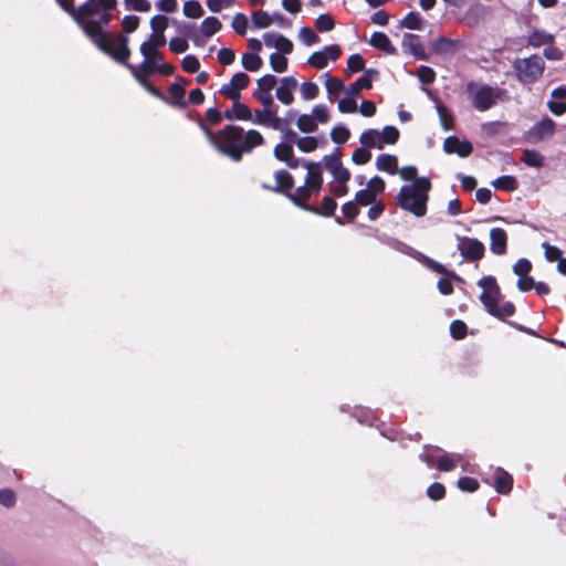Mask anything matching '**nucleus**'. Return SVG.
Segmentation results:
<instances>
[{"label": "nucleus", "mask_w": 566, "mask_h": 566, "mask_svg": "<svg viewBox=\"0 0 566 566\" xmlns=\"http://www.w3.org/2000/svg\"><path fill=\"white\" fill-rule=\"evenodd\" d=\"M181 65L185 71L193 73L199 70L200 63L195 55H187L182 59Z\"/></svg>", "instance_id": "obj_63"}, {"label": "nucleus", "mask_w": 566, "mask_h": 566, "mask_svg": "<svg viewBox=\"0 0 566 566\" xmlns=\"http://www.w3.org/2000/svg\"><path fill=\"white\" fill-rule=\"evenodd\" d=\"M367 147H359V148H356L354 151H353V155H352V159L355 164L357 165H364V164H367L370 158H371V154L368 149H366Z\"/></svg>", "instance_id": "obj_52"}, {"label": "nucleus", "mask_w": 566, "mask_h": 566, "mask_svg": "<svg viewBox=\"0 0 566 566\" xmlns=\"http://www.w3.org/2000/svg\"><path fill=\"white\" fill-rule=\"evenodd\" d=\"M331 113L326 105L317 104L313 107L311 114H302L298 116L296 125L303 133H314L318 124H326L329 122Z\"/></svg>", "instance_id": "obj_9"}, {"label": "nucleus", "mask_w": 566, "mask_h": 566, "mask_svg": "<svg viewBox=\"0 0 566 566\" xmlns=\"http://www.w3.org/2000/svg\"><path fill=\"white\" fill-rule=\"evenodd\" d=\"M437 111L439 114L440 123L444 130H450L453 126L452 115L442 104H437Z\"/></svg>", "instance_id": "obj_46"}, {"label": "nucleus", "mask_w": 566, "mask_h": 566, "mask_svg": "<svg viewBox=\"0 0 566 566\" xmlns=\"http://www.w3.org/2000/svg\"><path fill=\"white\" fill-rule=\"evenodd\" d=\"M254 97L263 105V108H277L271 92H254Z\"/></svg>", "instance_id": "obj_61"}, {"label": "nucleus", "mask_w": 566, "mask_h": 566, "mask_svg": "<svg viewBox=\"0 0 566 566\" xmlns=\"http://www.w3.org/2000/svg\"><path fill=\"white\" fill-rule=\"evenodd\" d=\"M483 12V6L480 3L472 4L464 14V21L469 25H475L478 23V15Z\"/></svg>", "instance_id": "obj_47"}, {"label": "nucleus", "mask_w": 566, "mask_h": 566, "mask_svg": "<svg viewBox=\"0 0 566 566\" xmlns=\"http://www.w3.org/2000/svg\"><path fill=\"white\" fill-rule=\"evenodd\" d=\"M402 45L408 48L412 54L419 59H424L423 48L418 41V36L415 34H406L402 41Z\"/></svg>", "instance_id": "obj_27"}, {"label": "nucleus", "mask_w": 566, "mask_h": 566, "mask_svg": "<svg viewBox=\"0 0 566 566\" xmlns=\"http://www.w3.org/2000/svg\"><path fill=\"white\" fill-rule=\"evenodd\" d=\"M99 10L97 0H86V2L76 9L75 22L82 28L90 39H93L103 31L101 30V22L88 19L90 17L98 14Z\"/></svg>", "instance_id": "obj_6"}, {"label": "nucleus", "mask_w": 566, "mask_h": 566, "mask_svg": "<svg viewBox=\"0 0 566 566\" xmlns=\"http://www.w3.org/2000/svg\"><path fill=\"white\" fill-rule=\"evenodd\" d=\"M298 38L307 46L316 44L319 41L318 35L307 27H304L300 30Z\"/></svg>", "instance_id": "obj_45"}, {"label": "nucleus", "mask_w": 566, "mask_h": 566, "mask_svg": "<svg viewBox=\"0 0 566 566\" xmlns=\"http://www.w3.org/2000/svg\"><path fill=\"white\" fill-rule=\"evenodd\" d=\"M0 504L6 507H12L15 504V494L12 490H0Z\"/></svg>", "instance_id": "obj_64"}, {"label": "nucleus", "mask_w": 566, "mask_h": 566, "mask_svg": "<svg viewBox=\"0 0 566 566\" xmlns=\"http://www.w3.org/2000/svg\"><path fill=\"white\" fill-rule=\"evenodd\" d=\"M205 133L212 146L234 161L241 160L244 153H250L264 143L263 136L258 130L244 132L239 126L229 125L216 134L205 128Z\"/></svg>", "instance_id": "obj_2"}, {"label": "nucleus", "mask_w": 566, "mask_h": 566, "mask_svg": "<svg viewBox=\"0 0 566 566\" xmlns=\"http://www.w3.org/2000/svg\"><path fill=\"white\" fill-rule=\"evenodd\" d=\"M221 29V22L216 17L206 18L200 27V32L206 38H210Z\"/></svg>", "instance_id": "obj_26"}, {"label": "nucleus", "mask_w": 566, "mask_h": 566, "mask_svg": "<svg viewBox=\"0 0 566 566\" xmlns=\"http://www.w3.org/2000/svg\"><path fill=\"white\" fill-rule=\"evenodd\" d=\"M298 83L293 76H285L281 78L280 85L276 88V97L284 105H291L294 102V91L297 88Z\"/></svg>", "instance_id": "obj_15"}, {"label": "nucleus", "mask_w": 566, "mask_h": 566, "mask_svg": "<svg viewBox=\"0 0 566 566\" xmlns=\"http://www.w3.org/2000/svg\"><path fill=\"white\" fill-rule=\"evenodd\" d=\"M93 43L105 54L112 56L116 62L128 64L127 60L130 56L128 48V38L117 33L109 38L104 31L91 39Z\"/></svg>", "instance_id": "obj_5"}, {"label": "nucleus", "mask_w": 566, "mask_h": 566, "mask_svg": "<svg viewBox=\"0 0 566 566\" xmlns=\"http://www.w3.org/2000/svg\"><path fill=\"white\" fill-rule=\"evenodd\" d=\"M263 41L268 48H273L277 51L276 53L283 55L292 53L294 48L291 40L275 32L264 33Z\"/></svg>", "instance_id": "obj_14"}, {"label": "nucleus", "mask_w": 566, "mask_h": 566, "mask_svg": "<svg viewBox=\"0 0 566 566\" xmlns=\"http://www.w3.org/2000/svg\"><path fill=\"white\" fill-rule=\"evenodd\" d=\"M401 24L410 30H420L422 28V18L418 12H410L405 17Z\"/></svg>", "instance_id": "obj_41"}, {"label": "nucleus", "mask_w": 566, "mask_h": 566, "mask_svg": "<svg viewBox=\"0 0 566 566\" xmlns=\"http://www.w3.org/2000/svg\"><path fill=\"white\" fill-rule=\"evenodd\" d=\"M450 333L453 338L462 339L467 334V325L462 321H453L450 325Z\"/></svg>", "instance_id": "obj_58"}, {"label": "nucleus", "mask_w": 566, "mask_h": 566, "mask_svg": "<svg viewBox=\"0 0 566 566\" xmlns=\"http://www.w3.org/2000/svg\"><path fill=\"white\" fill-rule=\"evenodd\" d=\"M369 43L374 48L379 49L386 53H395V48L392 46L389 38L382 32H375L371 35Z\"/></svg>", "instance_id": "obj_24"}, {"label": "nucleus", "mask_w": 566, "mask_h": 566, "mask_svg": "<svg viewBox=\"0 0 566 566\" xmlns=\"http://www.w3.org/2000/svg\"><path fill=\"white\" fill-rule=\"evenodd\" d=\"M301 95L305 101H312L318 96L319 87L314 82H304L301 85Z\"/></svg>", "instance_id": "obj_40"}, {"label": "nucleus", "mask_w": 566, "mask_h": 566, "mask_svg": "<svg viewBox=\"0 0 566 566\" xmlns=\"http://www.w3.org/2000/svg\"><path fill=\"white\" fill-rule=\"evenodd\" d=\"M523 163L531 167H542L544 165V157L536 150L526 149L523 151Z\"/></svg>", "instance_id": "obj_32"}, {"label": "nucleus", "mask_w": 566, "mask_h": 566, "mask_svg": "<svg viewBox=\"0 0 566 566\" xmlns=\"http://www.w3.org/2000/svg\"><path fill=\"white\" fill-rule=\"evenodd\" d=\"M459 46V43L457 41L447 39V38H440L434 42V50L438 53H451L454 52Z\"/></svg>", "instance_id": "obj_37"}, {"label": "nucleus", "mask_w": 566, "mask_h": 566, "mask_svg": "<svg viewBox=\"0 0 566 566\" xmlns=\"http://www.w3.org/2000/svg\"><path fill=\"white\" fill-rule=\"evenodd\" d=\"M458 250L470 260H479L484 255L483 243L473 238L458 237Z\"/></svg>", "instance_id": "obj_13"}, {"label": "nucleus", "mask_w": 566, "mask_h": 566, "mask_svg": "<svg viewBox=\"0 0 566 566\" xmlns=\"http://www.w3.org/2000/svg\"><path fill=\"white\" fill-rule=\"evenodd\" d=\"M532 270V263L527 259H520L514 265L513 271L517 276H524Z\"/></svg>", "instance_id": "obj_60"}, {"label": "nucleus", "mask_w": 566, "mask_h": 566, "mask_svg": "<svg viewBox=\"0 0 566 566\" xmlns=\"http://www.w3.org/2000/svg\"><path fill=\"white\" fill-rule=\"evenodd\" d=\"M545 69V63L541 56L533 55L531 57L517 59L514 62V70L517 78L523 83H534L537 81Z\"/></svg>", "instance_id": "obj_7"}, {"label": "nucleus", "mask_w": 566, "mask_h": 566, "mask_svg": "<svg viewBox=\"0 0 566 566\" xmlns=\"http://www.w3.org/2000/svg\"><path fill=\"white\" fill-rule=\"evenodd\" d=\"M124 3L128 10L138 12H148L151 9V4L148 0H124Z\"/></svg>", "instance_id": "obj_49"}, {"label": "nucleus", "mask_w": 566, "mask_h": 566, "mask_svg": "<svg viewBox=\"0 0 566 566\" xmlns=\"http://www.w3.org/2000/svg\"><path fill=\"white\" fill-rule=\"evenodd\" d=\"M467 93L473 106L481 112L491 108L497 97L492 87L474 82L467 85Z\"/></svg>", "instance_id": "obj_8"}, {"label": "nucleus", "mask_w": 566, "mask_h": 566, "mask_svg": "<svg viewBox=\"0 0 566 566\" xmlns=\"http://www.w3.org/2000/svg\"><path fill=\"white\" fill-rule=\"evenodd\" d=\"M232 28L238 34H244L248 28V19L244 14L238 13L232 20Z\"/></svg>", "instance_id": "obj_57"}, {"label": "nucleus", "mask_w": 566, "mask_h": 566, "mask_svg": "<svg viewBox=\"0 0 566 566\" xmlns=\"http://www.w3.org/2000/svg\"><path fill=\"white\" fill-rule=\"evenodd\" d=\"M376 168L390 175L398 172V158L394 155L382 154L376 158Z\"/></svg>", "instance_id": "obj_22"}, {"label": "nucleus", "mask_w": 566, "mask_h": 566, "mask_svg": "<svg viewBox=\"0 0 566 566\" xmlns=\"http://www.w3.org/2000/svg\"><path fill=\"white\" fill-rule=\"evenodd\" d=\"M385 190V181L378 177H373L366 185L365 189L359 190L356 196V202L360 206L373 205L376 201L377 195Z\"/></svg>", "instance_id": "obj_10"}, {"label": "nucleus", "mask_w": 566, "mask_h": 566, "mask_svg": "<svg viewBox=\"0 0 566 566\" xmlns=\"http://www.w3.org/2000/svg\"><path fill=\"white\" fill-rule=\"evenodd\" d=\"M258 91L256 92H271L275 84L276 77L272 74H266L258 80Z\"/></svg>", "instance_id": "obj_48"}, {"label": "nucleus", "mask_w": 566, "mask_h": 566, "mask_svg": "<svg viewBox=\"0 0 566 566\" xmlns=\"http://www.w3.org/2000/svg\"><path fill=\"white\" fill-rule=\"evenodd\" d=\"M140 53L144 56L140 69L145 72L151 67H156V64L163 60V53L159 51V48L145 42L140 44Z\"/></svg>", "instance_id": "obj_16"}, {"label": "nucleus", "mask_w": 566, "mask_h": 566, "mask_svg": "<svg viewBox=\"0 0 566 566\" xmlns=\"http://www.w3.org/2000/svg\"><path fill=\"white\" fill-rule=\"evenodd\" d=\"M364 66L365 61L360 54H353L347 60V67L352 73L361 71Z\"/></svg>", "instance_id": "obj_55"}, {"label": "nucleus", "mask_w": 566, "mask_h": 566, "mask_svg": "<svg viewBox=\"0 0 566 566\" xmlns=\"http://www.w3.org/2000/svg\"><path fill=\"white\" fill-rule=\"evenodd\" d=\"M325 88L328 94L329 102L334 101V97L337 96L342 91L346 92V87L344 83L337 77H326L325 80Z\"/></svg>", "instance_id": "obj_25"}, {"label": "nucleus", "mask_w": 566, "mask_h": 566, "mask_svg": "<svg viewBox=\"0 0 566 566\" xmlns=\"http://www.w3.org/2000/svg\"><path fill=\"white\" fill-rule=\"evenodd\" d=\"M462 457L460 454H443L437 461V468L441 471L449 472L455 468V463L461 461Z\"/></svg>", "instance_id": "obj_29"}, {"label": "nucleus", "mask_w": 566, "mask_h": 566, "mask_svg": "<svg viewBox=\"0 0 566 566\" xmlns=\"http://www.w3.org/2000/svg\"><path fill=\"white\" fill-rule=\"evenodd\" d=\"M270 65L273 71L277 73H283L287 70V59L280 53H273L270 55Z\"/></svg>", "instance_id": "obj_39"}, {"label": "nucleus", "mask_w": 566, "mask_h": 566, "mask_svg": "<svg viewBox=\"0 0 566 566\" xmlns=\"http://www.w3.org/2000/svg\"><path fill=\"white\" fill-rule=\"evenodd\" d=\"M234 1L235 0H206L209 10L214 13L231 7Z\"/></svg>", "instance_id": "obj_53"}, {"label": "nucleus", "mask_w": 566, "mask_h": 566, "mask_svg": "<svg viewBox=\"0 0 566 566\" xmlns=\"http://www.w3.org/2000/svg\"><path fill=\"white\" fill-rule=\"evenodd\" d=\"M184 13L188 18L198 19L203 14V9L198 1L190 0L185 2Z\"/></svg>", "instance_id": "obj_38"}, {"label": "nucleus", "mask_w": 566, "mask_h": 566, "mask_svg": "<svg viewBox=\"0 0 566 566\" xmlns=\"http://www.w3.org/2000/svg\"><path fill=\"white\" fill-rule=\"evenodd\" d=\"M149 24L153 33H165L168 27V18L165 15H155L150 19Z\"/></svg>", "instance_id": "obj_50"}, {"label": "nucleus", "mask_w": 566, "mask_h": 566, "mask_svg": "<svg viewBox=\"0 0 566 566\" xmlns=\"http://www.w3.org/2000/svg\"><path fill=\"white\" fill-rule=\"evenodd\" d=\"M313 67L322 70L327 65V60L323 51L314 52L307 60Z\"/></svg>", "instance_id": "obj_54"}, {"label": "nucleus", "mask_w": 566, "mask_h": 566, "mask_svg": "<svg viewBox=\"0 0 566 566\" xmlns=\"http://www.w3.org/2000/svg\"><path fill=\"white\" fill-rule=\"evenodd\" d=\"M443 148L448 154H458L461 157H468L472 151V145L467 140H460L451 136L444 140Z\"/></svg>", "instance_id": "obj_17"}, {"label": "nucleus", "mask_w": 566, "mask_h": 566, "mask_svg": "<svg viewBox=\"0 0 566 566\" xmlns=\"http://www.w3.org/2000/svg\"><path fill=\"white\" fill-rule=\"evenodd\" d=\"M496 189L514 191L517 189V180L513 176H502L492 182Z\"/></svg>", "instance_id": "obj_34"}, {"label": "nucleus", "mask_w": 566, "mask_h": 566, "mask_svg": "<svg viewBox=\"0 0 566 566\" xmlns=\"http://www.w3.org/2000/svg\"><path fill=\"white\" fill-rule=\"evenodd\" d=\"M338 111L340 113H355L357 111L356 97L347 95L338 101Z\"/></svg>", "instance_id": "obj_43"}, {"label": "nucleus", "mask_w": 566, "mask_h": 566, "mask_svg": "<svg viewBox=\"0 0 566 566\" xmlns=\"http://www.w3.org/2000/svg\"><path fill=\"white\" fill-rule=\"evenodd\" d=\"M349 136V129L343 125L335 126L331 132V138L336 144L346 143Z\"/></svg>", "instance_id": "obj_42"}, {"label": "nucleus", "mask_w": 566, "mask_h": 566, "mask_svg": "<svg viewBox=\"0 0 566 566\" xmlns=\"http://www.w3.org/2000/svg\"><path fill=\"white\" fill-rule=\"evenodd\" d=\"M276 159L286 163L291 168L298 166V160L294 157L293 147L290 144L281 143L274 148Z\"/></svg>", "instance_id": "obj_20"}, {"label": "nucleus", "mask_w": 566, "mask_h": 566, "mask_svg": "<svg viewBox=\"0 0 566 566\" xmlns=\"http://www.w3.org/2000/svg\"><path fill=\"white\" fill-rule=\"evenodd\" d=\"M262 59L256 53H245L242 55V65L250 72L259 71L262 66Z\"/></svg>", "instance_id": "obj_31"}, {"label": "nucleus", "mask_w": 566, "mask_h": 566, "mask_svg": "<svg viewBox=\"0 0 566 566\" xmlns=\"http://www.w3.org/2000/svg\"><path fill=\"white\" fill-rule=\"evenodd\" d=\"M491 250L495 254H503L506 251V232L501 228H493L490 232Z\"/></svg>", "instance_id": "obj_21"}, {"label": "nucleus", "mask_w": 566, "mask_h": 566, "mask_svg": "<svg viewBox=\"0 0 566 566\" xmlns=\"http://www.w3.org/2000/svg\"><path fill=\"white\" fill-rule=\"evenodd\" d=\"M252 123L281 130L284 120L277 116L276 108H262L253 113Z\"/></svg>", "instance_id": "obj_12"}, {"label": "nucleus", "mask_w": 566, "mask_h": 566, "mask_svg": "<svg viewBox=\"0 0 566 566\" xmlns=\"http://www.w3.org/2000/svg\"><path fill=\"white\" fill-rule=\"evenodd\" d=\"M378 73L375 70H367L361 77H359L356 82L346 87V94L358 96L363 90H368L371 87L373 77Z\"/></svg>", "instance_id": "obj_18"}, {"label": "nucleus", "mask_w": 566, "mask_h": 566, "mask_svg": "<svg viewBox=\"0 0 566 566\" xmlns=\"http://www.w3.org/2000/svg\"><path fill=\"white\" fill-rule=\"evenodd\" d=\"M293 187L292 176L285 170H280L275 172V190H286Z\"/></svg>", "instance_id": "obj_35"}, {"label": "nucleus", "mask_w": 566, "mask_h": 566, "mask_svg": "<svg viewBox=\"0 0 566 566\" xmlns=\"http://www.w3.org/2000/svg\"><path fill=\"white\" fill-rule=\"evenodd\" d=\"M359 142L367 148L382 149L385 145L380 132L376 129H368L364 132L359 137Z\"/></svg>", "instance_id": "obj_23"}, {"label": "nucleus", "mask_w": 566, "mask_h": 566, "mask_svg": "<svg viewBox=\"0 0 566 566\" xmlns=\"http://www.w3.org/2000/svg\"><path fill=\"white\" fill-rule=\"evenodd\" d=\"M249 83L250 77L245 73L239 72L232 76L229 83L220 87V94L231 101L240 99L241 91L244 90Z\"/></svg>", "instance_id": "obj_11"}, {"label": "nucleus", "mask_w": 566, "mask_h": 566, "mask_svg": "<svg viewBox=\"0 0 566 566\" xmlns=\"http://www.w3.org/2000/svg\"><path fill=\"white\" fill-rule=\"evenodd\" d=\"M431 182L428 178L416 179L410 185L401 187L397 200L400 208L411 212L416 217H423L427 213L428 193Z\"/></svg>", "instance_id": "obj_3"}, {"label": "nucleus", "mask_w": 566, "mask_h": 566, "mask_svg": "<svg viewBox=\"0 0 566 566\" xmlns=\"http://www.w3.org/2000/svg\"><path fill=\"white\" fill-rule=\"evenodd\" d=\"M384 144H396L399 138V130L394 126H386L380 132Z\"/></svg>", "instance_id": "obj_51"}, {"label": "nucleus", "mask_w": 566, "mask_h": 566, "mask_svg": "<svg viewBox=\"0 0 566 566\" xmlns=\"http://www.w3.org/2000/svg\"><path fill=\"white\" fill-rule=\"evenodd\" d=\"M315 27L321 32H328L334 29L335 23L329 14H321L315 20Z\"/></svg>", "instance_id": "obj_44"}, {"label": "nucleus", "mask_w": 566, "mask_h": 566, "mask_svg": "<svg viewBox=\"0 0 566 566\" xmlns=\"http://www.w3.org/2000/svg\"><path fill=\"white\" fill-rule=\"evenodd\" d=\"M295 144L297 148L303 153H312L318 146L316 137L313 136L297 137Z\"/></svg>", "instance_id": "obj_36"}, {"label": "nucleus", "mask_w": 566, "mask_h": 566, "mask_svg": "<svg viewBox=\"0 0 566 566\" xmlns=\"http://www.w3.org/2000/svg\"><path fill=\"white\" fill-rule=\"evenodd\" d=\"M543 249L545 258L549 262L558 261L562 256V251L555 245L545 242L543 243Z\"/></svg>", "instance_id": "obj_59"}, {"label": "nucleus", "mask_w": 566, "mask_h": 566, "mask_svg": "<svg viewBox=\"0 0 566 566\" xmlns=\"http://www.w3.org/2000/svg\"><path fill=\"white\" fill-rule=\"evenodd\" d=\"M252 23L255 28L265 29L273 23V18L265 11H255L251 15Z\"/></svg>", "instance_id": "obj_33"}, {"label": "nucleus", "mask_w": 566, "mask_h": 566, "mask_svg": "<svg viewBox=\"0 0 566 566\" xmlns=\"http://www.w3.org/2000/svg\"><path fill=\"white\" fill-rule=\"evenodd\" d=\"M458 486L462 490V491H467V492H474L479 489V483L475 479L473 478H469V476H464V478H461L458 482Z\"/></svg>", "instance_id": "obj_62"}, {"label": "nucleus", "mask_w": 566, "mask_h": 566, "mask_svg": "<svg viewBox=\"0 0 566 566\" xmlns=\"http://www.w3.org/2000/svg\"><path fill=\"white\" fill-rule=\"evenodd\" d=\"M233 105L231 109L227 111L224 113V117L228 119H238V120H250L252 122L253 113L250 111V108L242 104L240 99L232 101Z\"/></svg>", "instance_id": "obj_19"}, {"label": "nucleus", "mask_w": 566, "mask_h": 566, "mask_svg": "<svg viewBox=\"0 0 566 566\" xmlns=\"http://www.w3.org/2000/svg\"><path fill=\"white\" fill-rule=\"evenodd\" d=\"M139 22L140 20L137 15H126L122 21L123 30L126 33H132L138 29Z\"/></svg>", "instance_id": "obj_56"}, {"label": "nucleus", "mask_w": 566, "mask_h": 566, "mask_svg": "<svg viewBox=\"0 0 566 566\" xmlns=\"http://www.w3.org/2000/svg\"><path fill=\"white\" fill-rule=\"evenodd\" d=\"M323 165L333 176L334 181L347 182L350 179V172L343 166L339 154L325 156L323 163H306L305 168L307 174L305 184L296 188L290 197L300 207L314 212H317V209L307 207L305 203L313 195H318L322 189Z\"/></svg>", "instance_id": "obj_1"}, {"label": "nucleus", "mask_w": 566, "mask_h": 566, "mask_svg": "<svg viewBox=\"0 0 566 566\" xmlns=\"http://www.w3.org/2000/svg\"><path fill=\"white\" fill-rule=\"evenodd\" d=\"M555 132V123L551 118L541 120L534 128V133L541 139L549 137Z\"/></svg>", "instance_id": "obj_28"}, {"label": "nucleus", "mask_w": 566, "mask_h": 566, "mask_svg": "<svg viewBox=\"0 0 566 566\" xmlns=\"http://www.w3.org/2000/svg\"><path fill=\"white\" fill-rule=\"evenodd\" d=\"M495 474L496 491L500 493H507L512 488V478L502 470H497Z\"/></svg>", "instance_id": "obj_30"}, {"label": "nucleus", "mask_w": 566, "mask_h": 566, "mask_svg": "<svg viewBox=\"0 0 566 566\" xmlns=\"http://www.w3.org/2000/svg\"><path fill=\"white\" fill-rule=\"evenodd\" d=\"M478 285L482 289L480 301L486 312L497 318L512 316L515 307L512 303L505 302L500 304L501 290L495 277L484 276L479 280Z\"/></svg>", "instance_id": "obj_4"}]
</instances>
